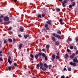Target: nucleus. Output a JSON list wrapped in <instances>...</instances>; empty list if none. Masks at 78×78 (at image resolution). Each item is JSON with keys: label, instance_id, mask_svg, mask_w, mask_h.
I'll return each instance as SVG.
<instances>
[{"label": "nucleus", "instance_id": "nucleus-1", "mask_svg": "<svg viewBox=\"0 0 78 78\" xmlns=\"http://www.w3.org/2000/svg\"><path fill=\"white\" fill-rule=\"evenodd\" d=\"M40 66V69H42V70L44 71L46 70V69L45 68H42V66H43V64L41 62H40L39 63Z\"/></svg>", "mask_w": 78, "mask_h": 78}, {"label": "nucleus", "instance_id": "nucleus-2", "mask_svg": "<svg viewBox=\"0 0 78 78\" xmlns=\"http://www.w3.org/2000/svg\"><path fill=\"white\" fill-rule=\"evenodd\" d=\"M66 3H67V0H65L63 2L62 4V6L63 7H66V5H65V4Z\"/></svg>", "mask_w": 78, "mask_h": 78}, {"label": "nucleus", "instance_id": "nucleus-3", "mask_svg": "<svg viewBox=\"0 0 78 78\" xmlns=\"http://www.w3.org/2000/svg\"><path fill=\"white\" fill-rule=\"evenodd\" d=\"M9 18L7 16H6L4 18V20L5 21H8Z\"/></svg>", "mask_w": 78, "mask_h": 78}, {"label": "nucleus", "instance_id": "nucleus-4", "mask_svg": "<svg viewBox=\"0 0 78 78\" xmlns=\"http://www.w3.org/2000/svg\"><path fill=\"white\" fill-rule=\"evenodd\" d=\"M71 66H73L74 67L75 66H76V63L75 62H71L70 63Z\"/></svg>", "mask_w": 78, "mask_h": 78}, {"label": "nucleus", "instance_id": "nucleus-5", "mask_svg": "<svg viewBox=\"0 0 78 78\" xmlns=\"http://www.w3.org/2000/svg\"><path fill=\"white\" fill-rule=\"evenodd\" d=\"M73 61L74 62H76V63H78V59H77V58H76L73 59Z\"/></svg>", "mask_w": 78, "mask_h": 78}, {"label": "nucleus", "instance_id": "nucleus-6", "mask_svg": "<svg viewBox=\"0 0 78 78\" xmlns=\"http://www.w3.org/2000/svg\"><path fill=\"white\" fill-rule=\"evenodd\" d=\"M74 56H75V54L73 53L70 56V58L71 59H73L74 58Z\"/></svg>", "mask_w": 78, "mask_h": 78}, {"label": "nucleus", "instance_id": "nucleus-7", "mask_svg": "<svg viewBox=\"0 0 78 78\" xmlns=\"http://www.w3.org/2000/svg\"><path fill=\"white\" fill-rule=\"evenodd\" d=\"M55 55L54 54L52 56V58H51V59L52 61H54V59H55Z\"/></svg>", "mask_w": 78, "mask_h": 78}, {"label": "nucleus", "instance_id": "nucleus-8", "mask_svg": "<svg viewBox=\"0 0 78 78\" xmlns=\"http://www.w3.org/2000/svg\"><path fill=\"white\" fill-rule=\"evenodd\" d=\"M62 19H60L59 20V22H60V24H61V25H63V24H64V23H62Z\"/></svg>", "mask_w": 78, "mask_h": 78}, {"label": "nucleus", "instance_id": "nucleus-9", "mask_svg": "<svg viewBox=\"0 0 78 78\" xmlns=\"http://www.w3.org/2000/svg\"><path fill=\"white\" fill-rule=\"evenodd\" d=\"M48 25L47 24H46L45 25V27H46V29L47 30H50V28L49 27H48Z\"/></svg>", "mask_w": 78, "mask_h": 78}, {"label": "nucleus", "instance_id": "nucleus-10", "mask_svg": "<svg viewBox=\"0 0 78 78\" xmlns=\"http://www.w3.org/2000/svg\"><path fill=\"white\" fill-rule=\"evenodd\" d=\"M23 30H24V29H23V27H20V31L21 32H23Z\"/></svg>", "mask_w": 78, "mask_h": 78}, {"label": "nucleus", "instance_id": "nucleus-11", "mask_svg": "<svg viewBox=\"0 0 78 78\" xmlns=\"http://www.w3.org/2000/svg\"><path fill=\"white\" fill-rule=\"evenodd\" d=\"M57 37H58V39H61L62 38V36H59L58 35Z\"/></svg>", "mask_w": 78, "mask_h": 78}, {"label": "nucleus", "instance_id": "nucleus-12", "mask_svg": "<svg viewBox=\"0 0 78 78\" xmlns=\"http://www.w3.org/2000/svg\"><path fill=\"white\" fill-rule=\"evenodd\" d=\"M51 39L53 40V41H54V42H56V39H55V37H52Z\"/></svg>", "mask_w": 78, "mask_h": 78}, {"label": "nucleus", "instance_id": "nucleus-13", "mask_svg": "<svg viewBox=\"0 0 78 78\" xmlns=\"http://www.w3.org/2000/svg\"><path fill=\"white\" fill-rule=\"evenodd\" d=\"M44 67H45V68H48V65H47V64L45 63H44Z\"/></svg>", "mask_w": 78, "mask_h": 78}, {"label": "nucleus", "instance_id": "nucleus-14", "mask_svg": "<svg viewBox=\"0 0 78 78\" xmlns=\"http://www.w3.org/2000/svg\"><path fill=\"white\" fill-rule=\"evenodd\" d=\"M8 41H9L10 42H12V39H11V38H9V39H8Z\"/></svg>", "mask_w": 78, "mask_h": 78}, {"label": "nucleus", "instance_id": "nucleus-15", "mask_svg": "<svg viewBox=\"0 0 78 78\" xmlns=\"http://www.w3.org/2000/svg\"><path fill=\"white\" fill-rule=\"evenodd\" d=\"M47 23L48 24H49L50 25H51V21H47Z\"/></svg>", "mask_w": 78, "mask_h": 78}, {"label": "nucleus", "instance_id": "nucleus-16", "mask_svg": "<svg viewBox=\"0 0 78 78\" xmlns=\"http://www.w3.org/2000/svg\"><path fill=\"white\" fill-rule=\"evenodd\" d=\"M4 24H9V23H10V22H6L4 23Z\"/></svg>", "mask_w": 78, "mask_h": 78}, {"label": "nucleus", "instance_id": "nucleus-17", "mask_svg": "<svg viewBox=\"0 0 78 78\" xmlns=\"http://www.w3.org/2000/svg\"><path fill=\"white\" fill-rule=\"evenodd\" d=\"M22 44H20V46H19V48L20 49H21V48H22Z\"/></svg>", "mask_w": 78, "mask_h": 78}, {"label": "nucleus", "instance_id": "nucleus-18", "mask_svg": "<svg viewBox=\"0 0 78 78\" xmlns=\"http://www.w3.org/2000/svg\"><path fill=\"white\" fill-rule=\"evenodd\" d=\"M28 36H29V35H24V37H25V39H27Z\"/></svg>", "mask_w": 78, "mask_h": 78}, {"label": "nucleus", "instance_id": "nucleus-19", "mask_svg": "<svg viewBox=\"0 0 78 78\" xmlns=\"http://www.w3.org/2000/svg\"><path fill=\"white\" fill-rule=\"evenodd\" d=\"M8 62L10 64H12V61H10V60H8Z\"/></svg>", "mask_w": 78, "mask_h": 78}, {"label": "nucleus", "instance_id": "nucleus-20", "mask_svg": "<svg viewBox=\"0 0 78 78\" xmlns=\"http://www.w3.org/2000/svg\"><path fill=\"white\" fill-rule=\"evenodd\" d=\"M53 35L54 36H55L56 37H57V36H58V35H57L55 34H53Z\"/></svg>", "mask_w": 78, "mask_h": 78}, {"label": "nucleus", "instance_id": "nucleus-21", "mask_svg": "<svg viewBox=\"0 0 78 78\" xmlns=\"http://www.w3.org/2000/svg\"><path fill=\"white\" fill-rule=\"evenodd\" d=\"M38 54H37L35 55V58L36 59H38Z\"/></svg>", "mask_w": 78, "mask_h": 78}, {"label": "nucleus", "instance_id": "nucleus-22", "mask_svg": "<svg viewBox=\"0 0 78 78\" xmlns=\"http://www.w3.org/2000/svg\"><path fill=\"white\" fill-rule=\"evenodd\" d=\"M55 44L56 45H59V42H55Z\"/></svg>", "mask_w": 78, "mask_h": 78}, {"label": "nucleus", "instance_id": "nucleus-23", "mask_svg": "<svg viewBox=\"0 0 78 78\" xmlns=\"http://www.w3.org/2000/svg\"><path fill=\"white\" fill-rule=\"evenodd\" d=\"M8 68L9 69V70H11L12 67H11V66H9Z\"/></svg>", "mask_w": 78, "mask_h": 78}, {"label": "nucleus", "instance_id": "nucleus-24", "mask_svg": "<svg viewBox=\"0 0 78 78\" xmlns=\"http://www.w3.org/2000/svg\"><path fill=\"white\" fill-rule=\"evenodd\" d=\"M69 48L70 49L72 50V49H73V46H69Z\"/></svg>", "mask_w": 78, "mask_h": 78}, {"label": "nucleus", "instance_id": "nucleus-25", "mask_svg": "<svg viewBox=\"0 0 78 78\" xmlns=\"http://www.w3.org/2000/svg\"><path fill=\"white\" fill-rule=\"evenodd\" d=\"M30 56L32 58H34V56L33 55V54H30Z\"/></svg>", "mask_w": 78, "mask_h": 78}, {"label": "nucleus", "instance_id": "nucleus-26", "mask_svg": "<svg viewBox=\"0 0 78 78\" xmlns=\"http://www.w3.org/2000/svg\"><path fill=\"white\" fill-rule=\"evenodd\" d=\"M38 18H41L42 17L41 15L39 14L38 16Z\"/></svg>", "mask_w": 78, "mask_h": 78}, {"label": "nucleus", "instance_id": "nucleus-27", "mask_svg": "<svg viewBox=\"0 0 78 78\" xmlns=\"http://www.w3.org/2000/svg\"><path fill=\"white\" fill-rule=\"evenodd\" d=\"M49 47H50V46L48 45L46 46V48H47V49H48Z\"/></svg>", "mask_w": 78, "mask_h": 78}, {"label": "nucleus", "instance_id": "nucleus-28", "mask_svg": "<svg viewBox=\"0 0 78 78\" xmlns=\"http://www.w3.org/2000/svg\"><path fill=\"white\" fill-rule=\"evenodd\" d=\"M69 58V55H68V54H66L65 56V58Z\"/></svg>", "mask_w": 78, "mask_h": 78}, {"label": "nucleus", "instance_id": "nucleus-29", "mask_svg": "<svg viewBox=\"0 0 78 78\" xmlns=\"http://www.w3.org/2000/svg\"><path fill=\"white\" fill-rule=\"evenodd\" d=\"M68 41H72V39L71 38H68L67 40Z\"/></svg>", "mask_w": 78, "mask_h": 78}, {"label": "nucleus", "instance_id": "nucleus-30", "mask_svg": "<svg viewBox=\"0 0 78 78\" xmlns=\"http://www.w3.org/2000/svg\"><path fill=\"white\" fill-rule=\"evenodd\" d=\"M67 52H70V51H70V49H67Z\"/></svg>", "mask_w": 78, "mask_h": 78}, {"label": "nucleus", "instance_id": "nucleus-31", "mask_svg": "<svg viewBox=\"0 0 78 78\" xmlns=\"http://www.w3.org/2000/svg\"><path fill=\"white\" fill-rule=\"evenodd\" d=\"M38 56H42V53L40 52L39 53L38 55Z\"/></svg>", "mask_w": 78, "mask_h": 78}, {"label": "nucleus", "instance_id": "nucleus-32", "mask_svg": "<svg viewBox=\"0 0 78 78\" xmlns=\"http://www.w3.org/2000/svg\"><path fill=\"white\" fill-rule=\"evenodd\" d=\"M75 5V2H74L73 3L72 5V6H74Z\"/></svg>", "mask_w": 78, "mask_h": 78}, {"label": "nucleus", "instance_id": "nucleus-33", "mask_svg": "<svg viewBox=\"0 0 78 78\" xmlns=\"http://www.w3.org/2000/svg\"><path fill=\"white\" fill-rule=\"evenodd\" d=\"M56 11H58V12H59V11H60V9H59L57 8L56 9Z\"/></svg>", "mask_w": 78, "mask_h": 78}, {"label": "nucleus", "instance_id": "nucleus-34", "mask_svg": "<svg viewBox=\"0 0 78 78\" xmlns=\"http://www.w3.org/2000/svg\"><path fill=\"white\" fill-rule=\"evenodd\" d=\"M68 70L69 71H71L72 69L71 68H69L68 69Z\"/></svg>", "mask_w": 78, "mask_h": 78}, {"label": "nucleus", "instance_id": "nucleus-35", "mask_svg": "<svg viewBox=\"0 0 78 78\" xmlns=\"http://www.w3.org/2000/svg\"><path fill=\"white\" fill-rule=\"evenodd\" d=\"M72 6L73 5H70L69 6V8H72Z\"/></svg>", "mask_w": 78, "mask_h": 78}, {"label": "nucleus", "instance_id": "nucleus-36", "mask_svg": "<svg viewBox=\"0 0 78 78\" xmlns=\"http://www.w3.org/2000/svg\"><path fill=\"white\" fill-rule=\"evenodd\" d=\"M57 33L58 34H61V31H59Z\"/></svg>", "mask_w": 78, "mask_h": 78}, {"label": "nucleus", "instance_id": "nucleus-37", "mask_svg": "<svg viewBox=\"0 0 78 78\" xmlns=\"http://www.w3.org/2000/svg\"><path fill=\"white\" fill-rule=\"evenodd\" d=\"M42 55L43 57H45V54L43 53Z\"/></svg>", "mask_w": 78, "mask_h": 78}, {"label": "nucleus", "instance_id": "nucleus-38", "mask_svg": "<svg viewBox=\"0 0 78 78\" xmlns=\"http://www.w3.org/2000/svg\"><path fill=\"white\" fill-rule=\"evenodd\" d=\"M76 42H78V37L76 38Z\"/></svg>", "mask_w": 78, "mask_h": 78}, {"label": "nucleus", "instance_id": "nucleus-39", "mask_svg": "<svg viewBox=\"0 0 78 78\" xmlns=\"http://www.w3.org/2000/svg\"><path fill=\"white\" fill-rule=\"evenodd\" d=\"M4 17V16L2 15L0 16V18H3Z\"/></svg>", "mask_w": 78, "mask_h": 78}, {"label": "nucleus", "instance_id": "nucleus-40", "mask_svg": "<svg viewBox=\"0 0 78 78\" xmlns=\"http://www.w3.org/2000/svg\"><path fill=\"white\" fill-rule=\"evenodd\" d=\"M56 59H59V55L57 56H56Z\"/></svg>", "mask_w": 78, "mask_h": 78}, {"label": "nucleus", "instance_id": "nucleus-41", "mask_svg": "<svg viewBox=\"0 0 78 78\" xmlns=\"http://www.w3.org/2000/svg\"><path fill=\"white\" fill-rule=\"evenodd\" d=\"M48 67H49V69H50L51 68H50V67H51V65H49V66H48Z\"/></svg>", "mask_w": 78, "mask_h": 78}, {"label": "nucleus", "instance_id": "nucleus-42", "mask_svg": "<svg viewBox=\"0 0 78 78\" xmlns=\"http://www.w3.org/2000/svg\"><path fill=\"white\" fill-rule=\"evenodd\" d=\"M12 29V28H11V27H9L8 29V30L9 31H10V30H11Z\"/></svg>", "mask_w": 78, "mask_h": 78}, {"label": "nucleus", "instance_id": "nucleus-43", "mask_svg": "<svg viewBox=\"0 0 78 78\" xmlns=\"http://www.w3.org/2000/svg\"><path fill=\"white\" fill-rule=\"evenodd\" d=\"M4 44H6V43H7V41H6L5 40L4 41Z\"/></svg>", "mask_w": 78, "mask_h": 78}, {"label": "nucleus", "instance_id": "nucleus-44", "mask_svg": "<svg viewBox=\"0 0 78 78\" xmlns=\"http://www.w3.org/2000/svg\"><path fill=\"white\" fill-rule=\"evenodd\" d=\"M11 59V57H10V56H9V58H8V60H10V59Z\"/></svg>", "mask_w": 78, "mask_h": 78}, {"label": "nucleus", "instance_id": "nucleus-45", "mask_svg": "<svg viewBox=\"0 0 78 78\" xmlns=\"http://www.w3.org/2000/svg\"><path fill=\"white\" fill-rule=\"evenodd\" d=\"M12 1H13L14 2H17V0H12Z\"/></svg>", "mask_w": 78, "mask_h": 78}, {"label": "nucleus", "instance_id": "nucleus-46", "mask_svg": "<svg viewBox=\"0 0 78 78\" xmlns=\"http://www.w3.org/2000/svg\"><path fill=\"white\" fill-rule=\"evenodd\" d=\"M45 16V14H42V17H43Z\"/></svg>", "mask_w": 78, "mask_h": 78}, {"label": "nucleus", "instance_id": "nucleus-47", "mask_svg": "<svg viewBox=\"0 0 78 78\" xmlns=\"http://www.w3.org/2000/svg\"><path fill=\"white\" fill-rule=\"evenodd\" d=\"M14 66H15V67H17V63H15L14 64Z\"/></svg>", "mask_w": 78, "mask_h": 78}, {"label": "nucleus", "instance_id": "nucleus-48", "mask_svg": "<svg viewBox=\"0 0 78 78\" xmlns=\"http://www.w3.org/2000/svg\"><path fill=\"white\" fill-rule=\"evenodd\" d=\"M3 22V20L1 19H0V22Z\"/></svg>", "mask_w": 78, "mask_h": 78}, {"label": "nucleus", "instance_id": "nucleus-49", "mask_svg": "<svg viewBox=\"0 0 78 78\" xmlns=\"http://www.w3.org/2000/svg\"><path fill=\"white\" fill-rule=\"evenodd\" d=\"M61 78H65L64 76H62L61 77Z\"/></svg>", "mask_w": 78, "mask_h": 78}, {"label": "nucleus", "instance_id": "nucleus-50", "mask_svg": "<svg viewBox=\"0 0 78 78\" xmlns=\"http://www.w3.org/2000/svg\"><path fill=\"white\" fill-rule=\"evenodd\" d=\"M18 36L19 37H22V36L21 35L19 34Z\"/></svg>", "mask_w": 78, "mask_h": 78}, {"label": "nucleus", "instance_id": "nucleus-51", "mask_svg": "<svg viewBox=\"0 0 78 78\" xmlns=\"http://www.w3.org/2000/svg\"><path fill=\"white\" fill-rule=\"evenodd\" d=\"M78 50H77V51H76V55H78Z\"/></svg>", "mask_w": 78, "mask_h": 78}, {"label": "nucleus", "instance_id": "nucleus-52", "mask_svg": "<svg viewBox=\"0 0 78 78\" xmlns=\"http://www.w3.org/2000/svg\"><path fill=\"white\" fill-rule=\"evenodd\" d=\"M16 41V39L15 38H13V41L14 42H15Z\"/></svg>", "mask_w": 78, "mask_h": 78}, {"label": "nucleus", "instance_id": "nucleus-53", "mask_svg": "<svg viewBox=\"0 0 78 78\" xmlns=\"http://www.w3.org/2000/svg\"><path fill=\"white\" fill-rule=\"evenodd\" d=\"M37 67H40V66L39 65V64H37Z\"/></svg>", "mask_w": 78, "mask_h": 78}, {"label": "nucleus", "instance_id": "nucleus-54", "mask_svg": "<svg viewBox=\"0 0 78 78\" xmlns=\"http://www.w3.org/2000/svg\"><path fill=\"white\" fill-rule=\"evenodd\" d=\"M47 57L46 56H45V60H47Z\"/></svg>", "mask_w": 78, "mask_h": 78}, {"label": "nucleus", "instance_id": "nucleus-55", "mask_svg": "<svg viewBox=\"0 0 78 78\" xmlns=\"http://www.w3.org/2000/svg\"><path fill=\"white\" fill-rule=\"evenodd\" d=\"M57 55H58V56H59V52H58L57 54Z\"/></svg>", "mask_w": 78, "mask_h": 78}, {"label": "nucleus", "instance_id": "nucleus-56", "mask_svg": "<svg viewBox=\"0 0 78 78\" xmlns=\"http://www.w3.org/2000/svg\"><path fill=\"white\" fill-rule=\"evenodd\" d=\"M0 61H3V59L2 58H0Z\"/></svg>", "mask_w": 78, "mask_h": 78}, {"label": "nucleus", "instance_id": "nucleus-57", "mask_svg": "<svg viewBox=\"0 0 78 78\" xmlns=\"http://www.w3.org/2000/svg\"><path fill=\"white\" fill-rule=\"evenodd\" d=\"M42 51H45V49H42Z\"/></svg>", "mask_w": 78, "mask_h": 78}, {"label": "nucleus", "instance_id": "nucleus-58", "mask_svg": "<svg viewBox=\"0 0 78 78\" xmlns=\"http://www.w3.org/2000/svg\"><path fill=\"white\" fill-rule=\"evenodd\" d=\"M74 49H75V50H76V47H75L74 48Z\"/></svg>", "mask_w": 78, "mask_h": 78}, {"label": "nucleus", "instance_id": "nucleus-59", "mask_svg": "<svg viewBox=\"0 0 78 78\" xmlns=\"http://www.w3.org/2000/svg\"><path fill=\"white\" fill-rule=\"evenodd\" d=\"M0 56H2V54H0Z\"/></svg>", "mask_w": 78, "mask_h": 78}, {"label": "nucleus", "instance_id": "nucleus-60", "mask_svg": "<svg viewBox=\"0 0 78 78\" xmlns=\"http://www.w3.org/2000/svg\"><path fill=\"white\" fill-rule=\"evenodd\" d=\"M66 70V68H64V70Z\"/></svg>", "mask_w": 78, "mask_h": 78}, {"label": "nucleus", "instance_id": "nucleus-61", "mask_svg": "<svg viewBox=\"0 0 78 78\" xmlns=\"http://www.w3.org/2000/svg\"><path fill=\"white\" fill-rule=\"evenodd\" d=\"M60 2H62V0H58Z\"/></svg>", "mask_w": 78, "mask_h": 78}, {"label": "nucleus", "instance_id": "nucleus-62", "mask_svg": "<svg viewBox=\"0 0 78 78\" xmlns=\"http://www.w3.org/2000/svg\"><path fill=\"white\" fill-rule=\"evenodd\" d=\"M2 53V51H0V54Z\"/></svg>", "mask_w": 78, "mask_h": 78}, {"label": "nucleus", "instance_id": "nucleus-63", "mask_svg": "<svg viewBox=\"0 0 78 78\" xmlns=\"http://www.w3.org/2000/svg\"><path fill=\"white\" fill-rule=\"evenodd\" d=\"M74 0H71L70 1L71 2H73V1H74Z\"/></svg>", "mask_w": 78, "mask_h": 78}, {"label": "nucleus", "instance_id": "nucleus-64", "mask_svg": "<svg viewBox=\"0 0 78 78\" xmlns=\"http://www.w3.org/2000/svg\"><path fill=\"white\" fill-rule=\"evenodd\" d=\"M1 44H0V48H1Z\"/></svg>", "mask_w": 78, "mask_h": 78}]
</instances>
